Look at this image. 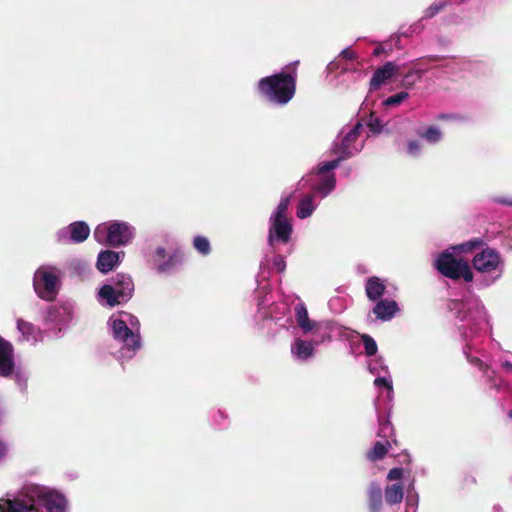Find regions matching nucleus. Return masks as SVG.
Masks as SVG:
<instances>
[{"label":"nucleus","instance_id":"16","mask_svg":"<svg viewBox=\"0 0 512 512\" xmlns=\"http://www.w3.org/2000/svg\"><path fill=\"white\" fill-rule=\"evenodd\" d=\"M368 506L370 512H380L382 508V489L376 482L369 484L367 489Z\"/></svg>","mask_w":512,"mask_h":512},{"label":"nucleus","instance_id":"51","mask_svg":"<svg viewBox=\"0 0 512 512\" xmlns=\"http://www.w3.org/2000/svg\"><path fill=\"white\" fill-rule=\"evenodd\" d=\"M499 202L504 203V204H507V205H509V206H512V201H507V200H504V199H503V200H499Z\"/></svg>","mask_w":512,"mask_h":512},{"label":"nucleus","instance_id":"19","mask_svg":"<svg viewBox=\"0 0 512 512\" xmlns=\"http://www.w3.org/2000/svg\"><path fill=\"white\" fill-rule=\"evenodd\" d=\"M389 449H391V442L389 440L377 441L366 453V457L371 462L382 460L388 453Z\"/></svg>","mask_w":512,"mask_h":512},{"label":"nucleus","instance_id":"28","mask_svg":"<svg viewBox=\"0 0 512 512\" xmlns=\"http://www.w3.org/2000/svg\"><path fill=\"white\" fill-rule=\"evenodd\" d=\"M193 246L202 255H208L211 251L210 242L204 236H196L193 240Z\"/></svg>","mask_w":512,"mask_h":512},{"label":"nucleus","instance_id":"3","mask_svg":"<svg viewBox=\"0 0 512 512\" xmlns=\"http://www.w3.org/2000/svg\"><path fill=\"white\" fill-rule=\"evenodd\" d=\"M435 267L443 276L459 280L461 278L466 282L473 281V272L467 261L454 257L449 252L441 253L435 261Z\"/></svg>","mask_w":512,"mask_h":512},{"label":"nucleus","instance_id":"32","mask_svg":"<svg viewBox=\"0 0 512 512\" xmlns=\"http://www.w3.org/2000/svg\"><path fill=\"white\" fill-rule=\"evenodd\" d=\"M409 94L405 91H401L392 96H389L384 100L385 106H397L400 105L404 100L408 98Z\"/></svg>","mask_w":512,"mask_h":512},{"label":"nucleus","instance_id":"17","mask_svg":"<svg viewBox=\"0 0 512 512\" xmlns=\"http://www.w3.org/2000/svg\"><path fill=\"white\" fill-rule=\"evenodd\" d=\"M295 318L298 326L305 332H310L316 326V323L309 319L308 310L304 303H298L295 308Z\"/></svg>","mask_w":512,"mask_h":512},{"label":"nucleus","instance_id":"45","mask_svg":"<svg viewBox=\"0 0 512 512\" xmlns=\"http://www.w3.org/2000/svg\"><path fill=\"white\" fill-rule=\"evenodd\" d=\"M8 453V447L6 443L0 440V461L3 460Z\"/></svg>","mask_w":512,"mask_h":512},{"label":"nucleus","instance_id":"40","mask_svg":"<svg viewBox=\"0 0 512 512\" xmlns=\"http://www.w3.org/2000/svg\"><path fill=\"white\" fill-rule=\"evenodd\" d=\"M368 127L372 132L379 133L381 131V123L378 118H372L368 122Z\"/></svg>","mask_w":512,"mask_h":512},{"label":"nucleus","instance_id":"5","mask_svg":"<svg viewBox=\"0 0 512 512\" xmlns=\"http://www.w3.org/2000/svg\"><path fill=\"white\" fill-rule=\"evenodd\" d=\"M58 282V278L55 274L39 269L35 273L34 278V287L38 296L47 301H52L55 299L57 290L56 285Z\"/></svg>","mask_w":512,"mask_h":512},{"label":"nucleus","instance_id":"36","mask_svg":"<svg viewBox=\"0 0 512 512\" xmlns=\"http://www.w3.org/2000/svg\"><path fill=\"white\" fill-rule=\"evenodd\" d=\"M436 119L443 121H464L465 117L458 114L441 113L437 115Z\"/></svg>","mask_w":512,"mask_h":512},{"label":"nucleus","instance_id":"41","mask_svg":"<svg viewBox=\"0 0 512 512\" xmlns=\"http://www.w3.org/2000/svg\"><path fill=\"white\" fill-rule=\"evenodd\" d=\"M340 57L346 60H354L356 58V54L352 49L346 48L340 53Z\"/></svg>","mask_w":512,"mask_h":512},{"label":"nucleus","instance_id":"25","mask_svg":"<svg viewBox=\"0 0 512 512\" xmlns=\"http://www.w3.org/2000/svg\"><path fill=\"white\" fill-rule=\"evenodd\" d=\"M419 137L427 142L435 144L442 139V132L436 126H429L424 131L418 133Z\"/></svg>","mask_w":512,"mask_h":512},{"label":"nucleus","instance_id":"18","mask_svg":"<svg viewBox=\"0 0 512 512\" xmlns=\"http://www.w3.org/2000/svg\"><path fill=\"white\" fill-rule=\"evenodd\" d=\"M70 239L74 243L84 242L90 235V228L87 223L83 221H76L71 223L69 226Z\"/></svg>","mask_w":512,"mask_h":512},{"label":"nucleus","instance_id":"4","mask_svg":"<svg viewBox=\"0 0 512 512\" xmlns=\"http://www.w3.org/2000/svg\"><path fill=\"white\" fill-rule=\"evenodd\" d=\"M94 238L99 243L112 247L126 245L132 238V231L125 222H113L100 224L94 230Z\"/></svg>","mask_w":512,"mask_h":512},{"label":"nucleus","instance_id":"43","mask_svg":"<svg viewBox=\"0 0 512 512\" xmlns=\"http://www.w3.org/2000/svg\"><path fill=\"white\" fill-rule=\"evenodd\" d=\"M374 383L377 386H384V387H386L388 389H392V385L390 384V382L387 379L383 378V377L376 378Z\"/></svg>","mask_w":512,"mask_h":512},{"label":"nucleus","instance_id":"31","mask_svg":"<svg viewBox=\"0 0 512 512\" xmlns=\"http://www.w3.org/2000/svg\"><path fill=\"white\" fill-rule=\"evenodd\" d=\"M447 5V2L444 0H436L425 10V17L432 18L441 12Z\"/></svg>","mask_w":512,"mask_h":512},{"label":"nucleus","instance_id":"15","mask_svg":"<svg viewBox=\"0 0 512 512\" xmlns=\"http://www.w3.org/2000/svg\"><path fill=\"white\" fill-rule=\"evenodd\" d=\"M386 290L385 284L380 278L373 276L367 279L365 285L366 296L371 301H379Z\"/></svg>","mask_w":512,"mask_h":512},{"label":"nucleus","instance_id":"14","mask_svg":"<svg viewBox=\"0 0 512 512\" xmlns=\"http://www.w3.org/2000/svg\"><path fill=\"white\" fill-rule=\"evenodd\" d=\"M119 263V253L112 250L101 251L98 255L96 267L102 273L110 272Z\"/></svg>","mask_w":512,"mask_h":512},{"label":"nucleus","instance_id":"46","mask_svg":"<svg viewBox=\"0 0 512 512\" xmlns=\"http://www.w3.org/2000/svg\"><path fill=\"white\" fill-rule=\"evenodd\" d=\"M444 59L443 56H439V55H432V56H427V57H424L422 59V61H426V62H432V61H440Z\"/></svg>","mask_w":512,"mask_h":512},{"label":"nucleus","instance_id":"8","mask_svg":"<svg viewBox=\"0 0 512 512\" xmlns=\"http://www.w3.org/2000/svg\"><path fill=\"white\" fill-rule=\"evenodd\" d=\"M37 505H42L47 512H67V500L54 491H41L35 500Z\"/></svg>","mask_w":512,"mask_h":512},{"label":"nucleus","instance_id":"52","mask_svg":"<svg viewBox=\"0 0 512 512\" xmlns=\"http://www.w3.org/2000/svg\"><path fill=\"white\" fill-rule=\"evenodd\" d=\"M509 418H512V409L508 413Z\"/></svg>","mask_w":512,"mask_h":512},{"label":"nucleus","instance_id":"2","mask_svg":"<svg viewBox=\"0 0 512 512\" xmlns=\"http://www.w3.org/2000/svg\"><path fill=\"white\" fill-rule=\"evenodd\" d=\"M134 284L129 275L118 273L112 284H105L99 290V296L111 307L127 302L133 294Z\"/></svg>","mask_w":512,"mask_h":512},{"label":"nucleus","instance_id":"27","mask_svg":"<svg viewBox=\"0 0 512 512\" xmlns=\"http://www.w3.org/2000/svg\"><path fill=\"white\" fill-rule=\"evenodd\" d=\"M360 339L364 345L365 354L367 356H374L378 351L375 340L369 334H361Z\"/></svg>","mask_w":512,"mask_h":512},{"label":"nucleus","instance_id":"35","mask_svg":"<svg viewBox=\"0 0 512 512\" xmlns=\"http://www.w3.org/2000/svg\"><path fill=\"white\" fill-rule=\"evenodd\" d=\"M272 266L277 272H279V273L284 272V270L286 269V261H285L284 257L279 254L274 256L273 261H272Z\"/></svg>","mask_w":512,"mask_h":512},{"label":"nucleus","instance_id":"47","mask_svg":"<svg viewBox=\"0 0 512 512\" xmlns=\"http://www.w3.org/2000/svg\"><path fill=\"white\" fill-rule=\"evenodd\" d=\"M360 125H356L350 133L347 135V138H355L359 133Z\"/></svg>","mask_w":512,"mask_h":512},{"label":"nucleus","instance_id":"44","mask_svg":"<svg viewBox=\"0 0 512 512\" xmlns=\"http://www.w3.org/2000/svg\"><path fill=\"white\" fill-rule=\"evenodd\" d=\"M155 257L157 261L163 260L166 257V250L163 247H158L155 251Z\"/></svg>","mask_w":512,"mask_h":512},{"label":"nucleus","instance_id":"42","mask_svg":"<svg viewBox=\"0 0 512 512\" xmlns=\"http://www.w3.org/2000/svg\"><path fill=\"white\" fill-rule=\"evenodd\" d=\"M471 363L474 364L475 366H477L480 370H482L484 372L488 370V366L481 359H479L477 357L471 359Z\"/></svg>","mask_w":512,"mask_h":512},{"label":"nucleus","instance_id":"20","mask_svg":"<svg viewBox=\"0 0 512 512\" xmlns=\"http://www.w3.org/2000/svg\"><path fill=\"white\" fill-rule=\"evenodd\" d=\"M17 329L27 341H37L38 335L40 334V329L38 327L21 318L17 319Z\"/></svg>","mask_w":512,"mask_h":512},{"label":"nucleus","instance_id":"21","mask_svg":"<svg viewBox=\"0 0 512 512\" xmlns=\"http://www.w3.org/2000/svg\"><path fill=\"white\" fill-rule=\"evenodd\" d=\"M403 485L392 484L385 489V500L389 505L400 504L403 500Z\"/></svg>","mask_w":512,"mask_h":512},{"label":"nucleus","instance_id":"38","mask_svg":"<svg viewBox=\"0 0 512 512\" xmlns=\"http://www.w3.org/2000/svg\"><path fill=\"white\" fill-rule=\"evenodd\" d=\"M403 476V469L399 467L392 468L387 475V479L390 481L398 480Z\"/></svg>","mask_w":512,"mask_h":512},{"label":"nucleus","instance_id":"39","mask_svg":"<svg viewBox=\"0 0 512 512\" xmlns=\"http://www.w3.org/2000/svg\"><path fill=\"white\" fill-rule=\"evenodd\" d=\"M175 261H176V256H170L166 262L160 263L158 265V270L160 272L167 271L175 264Z\"/></svg>","mask_w":512,"mask_h":512},{"label":"nucleus","instance_id":"50","mask_svg":"<svg viewBox=\"0 0 512 512\" xmlns=\"http://www.w3.org/2000/svg\"><path fill=\"white\" fill-rule=\"evenodd\" d=\"M389 441L391 442V446L392 445L399 446V442L396 439L395 435L392 438H389Z\"/></svg>","mask_w":512,"mask_h":512},{"label":"nucleus","instance_id":"48","mask_svg":"<svg viewBox=\"0 0 512 512\" xmlns=\"http://www.w3.org/2000/svg\"><path fill=\"white\" fill-rule=\"evenodd\" d=\"M502 367L507 371V372H512V363L509 362V361H505L503 364H502Z\"/></svg>","mask_w":512,"mask_h":512},{"label":"nucleus","instance_id":"37","mask_svg":"<svg viewBox=\"0 0 512 512\" xmlns=\"http://www.w3.org/2000/svg\"><path fill=\"white\" fill-rule=\"evenodd\" d=\"M421 150V145L416 140H410L407 143V153L412 156H416Z\"/></svg>","mask_w":512,"mask_h":512},{"label":"nucleus","instance_id":"12","mask_svg":"<svg viewBox=\"0 0 512 512\" xmlns=\"http://www.w3.org/2000/svg\"><path fill=\"white\" fill-rule=\"evenodd\" d=\"M0 512H42L35 501V499L24 500L20 498L15 499H1Z\"/></svg>","mask_w":512,"mask_h":512},{"label":"nucleus","instance_id":"6","mask_svg":"<svg viewBox=\"0 0 512 512\" xmlns=\"http://www.w3.org/2000/svg\"><path fill=\"white\" fill-rule=\"evenodd\" d=\"M501 263L499 252L490 247L477 253L472 260L473 267L482 273H491L497 270Z\"/></svg>","mask_w":512,"mask_h":512},{"label":"nucleus","instance_id":"7","mask_svg":"<svg viewBox=\"0 0 512 512\" xmlns=\"http://www.w3.org/2000/svg\"><path fill=\"white\" fill-rule=\"evenodd\" d=\"M271 226L269 228L268 243L274 245L275 241L288 243L292 235V224L288 218H270Z\"/></svg>","mask_w":512,"mask_h":512},{"label":"nucleus","instance_id":"34","mask_svg":"<svg viewBox=\"0 0 512 512\" xmlns=\"http://www.w3.org/2000/svg\"><path fill=\"white\" fill-rule=\"evenodd\" d=\"M483 245H484V241L480 238H476V239H473L468 242L460 244L459 249L462 252H470V251H473L474 249L481 247Z\"/></svg>","mask_w":512,"mask_h":512},{"label":"nucleus","instance_id":"24","mask_svg":"<svg viewBox=\"0 0 512 512\" xmlns=\"http://www.w3.org/2000/svg\"><path fill=\"white\" fill-rule=\"evenodd\" d=\"M378 422L379 429L377 432V436L385 440H389V438H392L394 436L395 430L389 419L385 418L384 416H379Z\"/></svg>","mask_w":512,"mask_h":512},{"label":"nucleus","instance_id":"33","mask_svg":"<svg viewBox=\"0 0 512 512\" xmlns=\"http://www.w3.org/2000/svg\"><path fill=\"white\" fill-rule=\"evenodd\" d=\"M344 157L340 156L332 161H327L318 166V174H325L335 168H337Z\"/></svg>","mask_w":512,"mask_h":512},{"label":"nucleus","instance_id":"13","mask_svg":"<svg viewBox=\"0 0 512 512\" xmlns=\"http://www.w3.org/2000/svg\"><path fill=\"white\" fill-rule=\"evenodd\" d=\"M399 310L398 304L394 300H379L372 309V313L377 320L389 321Z\"/></svg>","mask_w":512,"mask_h":512},{"label":"nucleus","instance_id":"11","mask_svg":"<svg viewBox=\"0 0 512 512\" xmlns=\"http://www.w3.org/2000/svg\"><path fill=\"white\" fill-rule=\"evenodd\" d=\"M112 328L115 339L123 341L128 347L133 349L140 346L139 336L132 332L124 320H114Z\"/></svg>","mask_w":512,"mask_h":512},{"label":"nucleus","instance_id":"10","mask_svg":"<svg viewBox=\"0 0 512 512\" xmlns=\"http://www.w3.org/2000/svg\"><path fill=\"white\" fill-rule=\"evenodd\" d=\"M14 366L13 345L0 336V376L7 377L11 375Z\"/></svg>","mask_w":512,"mask_h":512},{"label":"nucleus","instance_id":"30","mask_svg":"<svg viewBox=\"0 0 512 512\" xmlns=\"http://www.w3.org/2000/svg\"><path fill=\"white\" fill-rule=\"evenodd\" d=\"M291 196H286L281 199L280 203L278 204L275 213L272 215L271 218H287L286 214L288 211V207L290 205Z\"/></svg>","mask_w":512,"mask_h":512},{"label":"nucleus","instance_id":"26","mask_svg":"<svg viewBox=\"0 0 512 512\" xmlns=\"http://www.w3.org/2000/svg\"><path fill=\"white\" fill-rule=\"evenodd\" d=\"M425 69H416V70H410L406 74H402L403 80V86L405 87H412L416 82L420 81L422 78L423 73L425 72Z\"/></svg>","mask_w":512,"mask_h":512},{"label":"nucleus","instance_id":"23","mask_svg":"<svg viewBox=\"0 0 512 512\" xmlns=\"http://www.w3.org/2000/svg\"><path fill=\"white\" fill-rule=\"evenodd\" d=\"M314 348L310 342L297 339L292 347V352L299 358L306 360L312 356Z\"/></svg>","mask_w":512,"mask_h":512},{"label":"nucleus","instance_id":"9","mask_svg":"<svg viewBox=\"0 0 512 512\" xmlns=\"http://www.w3.org/2000/svg\"><path fill=\"white\" fill-rule=\"evenodd\" d=\"M396 75H401L400 67L394 62H386L382 67L375 70L369 83L370 90H378L382 84Z\"/></svg>","mask_w":512,"mask_h":512},{"label":"nucleus","instance_id":"49","mask_svg":"<svg viewBox=\"0 0 512 512\" xmlns=\"http://www.w3.org/2000/svg\"><path fill=\"white\" fill-rule=\"evenodd\" d=\"M384 52V48L382 46H378L374 49L373 51V55L374 56H379L381 55L382 53Z\"/></svg>","mask_w":512,"mask_h":512},{"label":"nucleus","instance_id":"1","mask_svg":"<svg viewBox=\"0 0 512 512\" xmlns=\"http://www.w3.org/2000/svg\"><path fill=\"white\" fill-rule=\"evenodd\" d=\"M298 64L299 61H295L286 66L287 72L281 71L261 78L257 84L258 94L273 104H288L296 94Z\"/></svg>","mask_w":512,"mask_h":512},{"label":"nucleus","instance_id":"22","mask_svg":"<svg viewBox=\"0 0 512 512\" xmlns=\"http://www.w3.org/2000/svg\"><path fill=\"white\" fill-rule=\"evenodd\" d=\"M314 196L312 194L305 195L298 203L296 215L300 219H305L312 215L315 207L313 204Z\"/></svg>","mask_w":512,"mask_h":512},{"label":"nucleus","instance_id":"29","mask_svg":"<svg viewBox=\"0 0 512 512\" xmlns=\"http://www.w3.org/2000/svg\"><path fill=\"white\" fill-rule=\"evenodd\" d=\"M336 184V178L334 174H329L322 179V182L317 187V190L323 194L330 193Z\"/></svg>","mask_w":512,"mask_h":512}]
</instances>
